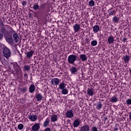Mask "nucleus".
<instances>
[{"instance_id":"obj_1","label":"nucleus","mask_w":131,"mask_h":131,"mask_svg":"<svg viewBox=\"0 0 131 131\" xmlns=\"http://www.w3.org/2000/svg\"><path fill=\"white\" fill-rule=\"evenodd\" d=\"M13 68L16 71V74H17V76L18 77H22L23 75L22 73V70H21V68L18 65V63L17 62L14 63Z\"/></svg>"},{"instance_id":"obj_2","label":"nucleus","mask_w":131,"mask_h":131,"mask_svg":"<svg viewBox=\"0 0 131 131\" xmlns=\"http://www.w3.org/2000/svg\"><path fill=\"white\" fill-rule=\"evenodd\" d=\"M3 55L7 59L11 57V50H10V49L5 47L3 49Z\"/></svg>"},{"instance_id":"obj_3","label":"nucleus","mask_w":131,"mask_h":131,"mask_svg":"<svg viewBox=\"0 0 131 131\" xmlns=\"http://www.w3.org/2000/svg\"><path fill=\"white\" fill-rule=\"evenodd\" d=\"M68 61L70 64L74 65V62L76 61V56L74 55H71L68 57Z\"/></svg>"},{"instance_id":"obj_4","label":"nucleus","mask_w":131,"mask_h":131,"mask_svg":"<svg viewBox=\"0 0 131 131\" xmlns=\"http://www.w3.org/2000/svg\"><path fill=\"white\" fill-rule=\"evenodd\" d=\"M5 37L8 43H10V45L13 44V38L12 37V35L6 33L5 34Z\"/></svg>"},{"instance_id":"obj_5","label":"nucleus","mask_w":131,"mask_h":131,"mask_svg":"<svg viewBox=\"0 0 131 131\" xmlns=\"http://www.w3.org/2000/svg\"><path fill=\"white\" fill-rule=\"evenodd\" d=\"M46 6H47V3H43V4L41 5L40 8L43 10L41 12V15L43 16H48V11L46 9Z\"/></svg>"},{"instance_id":"obj_6","label":"nucleus","mask_w":131,"mask_h":131,"mask_svg":"<svg viewBox=\"0 0 131 131\" xmlns=\"http://www.w3.org/2000/svg\"><path fill=\"white\" fill-rule=\"evenodd\" d=\"M74 116V114H73V111L72 110L68 111L66 113V116L67 117V118H72Z\"/></svg>"},{"instance_id":"obj_7","label":"nucleus","mask_w":131,"mask_h":131,"mask_svg":"<svg viewBox=\"0 0 131 131\" xmlns=\"http://www.w3.org/2000/svg\"><path fill=\"white\" fill-rule=\"evenodd\" d=\"M73 27L75 31V33H76V32H78V31H80V25H79L78 24H76L73 26Z\"/></svg>"},{"instance_id":"obj_8","label":"nucleus","mask_w":131,"mask_h":131,"mask_svg":"<svg viewBox=\"0 0 131 131\" xmlns=\"http://www.w3.org/2000/svg\"><path fill=\"white\" fill-rule=\"evenodd\" d=\"M35 98L37 99V101L38 102L39 101H41L42 100V95L41 93H39L37 92L35 94Z\"/></svg>"},{"instance_id":"obj_9","label":"nucleus","mask_w":131,"mask_h":131,"mask_svg":"<svg viewBox=\"0 0 131 131\" xmlns=\"http://www.w3.org/2000/svg\"><path fill=\"white\" fill-rule=\"evenodd\" d=\"M60 82V80L58 78H53L51 80V83L53 85H58Z\"/></svg>"},{"instance_id":"obj_10","label":"nucleus","mask_w":131,"mask_h":131,"mask_svg":"<svg viewBox=\"0 0 131 131\" xmlns=\"http://www.w3.org/2000/svg\"><path fill=\"white\" fill-rule=\"evenodd\" d=\"M118 97H116V96H114L110 99V102L111 103H116V102H118Z\"/></svg>"},{"instance_id":"obj_11","label":"nucleus","mask_w":131,"mask_h":131,"mask_svg":"<svg viewBox=\"0 0 131 131\" xmlns=\"http://www.w3.org/2000/svg\"><path fill=\"white\" fill-rule=\"evenodd\" d=\"M29 119L31 121H35L37 119V116L36 115H30L29 116Z\"/></svg>"},{"instance_id":"obj_12","label":"nucleus","mask_w":131,"mask_h":131,"mask_svg":"<svg viewBox=\"0 0 131 131\" xmlns=\"http://www.w3.org/2000/svg\"><path fill=\"white\" fill-rule=\"evenodd\" d=\"M27 58H29L30 59L31 57L33 56V54H34V52L33 51H30L29 52H27L26 53Z\"/></svg>"},{"instance_id":"obj_13","label":"nucleus","mask_w":131,"mask_h":131,"mask_svg":"<svg viewBox=\"0 0 131 131\" xmlns=\"http://www.w3.org/2000/svg\"><path fill=\"white\" fill-rule=\"evenodd\" d=\"M6 29H7V31H8L9 34H10V33H15V31H14V30H13L12 27H11L10 26H6Z\"/></svg>"},{"instance_id":"obj_14","label":"nucleus","mask_w":131,"mask_h":131,"mask_svg":"<svg viewBox=\"0 0 131 131\" xmlns=\"http://www.w3.org/2000/svg\"><path fill=\"white\" fill-rule=\"evenodd\" d=\"M14 41L17 43L20 40V37L17 33H14L13 35Z\"/></svg>"},{"instance_id":"obj_15","label":"nucleus","mask_w":131,"mask_h":131,"mask_svg":"<svg viewBox=\"0 0 131 131\" xmlns=\"http://www.w3.org/2000/svg\"><path fill=\"white\" fill-rule=\"evenodd\" d=\"M80 131H90V126L84 125L81 127Z\"/></svg>"},{"instance_id":"obj_16","label":"nucleus","mask_w":131,"mask_h":131,"mask_svg":"<svg viewBox=\"0 0 131 131\" xmlns=\"http://www.w3.org/2000/svg\"><path fill=\"white\" fill-rule=\"evenodd\" d=\"M80 124V122H79V119H76L74 120L73 123L74 127H78L79 125Z\"/></svg>"},{"instance_id":"obj_17","label":"nucleus","mask_w":131,"mask_h":131,"mask_svg":"<svg viewBox=\"0 0 131 131\" xmlns=\"http://www.w3.org/2000/svg\"><path fill=\"white\" fill-rule=\"evenodd\" d=\"M29 92L32 94V93H34L35 92V86L34 84H31L29 88Z\"/></svg>"},{"instance_id":"obj_18","label":"nucleus","mask_w":131,"mask_h":131,"mask_svg":"<svg viewBox=\"0 0 131 131\" xmlns=\"http://www.w3.org/2000/svg\"><path fill=\"white\" fill-rule=\"evenodd\" d=\"M79 58L81 59V61H82V62L88 60V57H86V55H85V54L80 55Z\"/></svg>"},{"instance_id":"obj_19","label":"nucleus","mask_w":131,"mask_h":131,"mask_svg":"<svg viewBox=\"0 0 131 131\" xmlns=\"http://www.w3.org/2000/svg\"><path fill=\"white\" fill-rule=\"evenodd\" d=\"M87 94L89 96H94V89L88 88L87 90Z\"/></svg>"},{"instance_id":"obj_20","label":"nucleus","mask_w":131,"mask_h":131,"mask_svg":"<svg viewBox=\"0 0 131 131\" xmlns=\"http://www.w3.org/2000/svg\"><path fill=\"white\" fill-rule=\"evenodd\" d=\"M7 29L4 27H2L1 29H0V31H1L2 32V33H3L5 35V36H6V34L7 33V34H9V31H7L6 30Z\"/></svg>"},{"instance_id":"obj_21","label":"nucleus","mask_w":131,"mask_h":131,"mask_svg":"<svg viewBox=\"0 0 131 131\" xmlns=\"http://www.w3.org/2000/svg\"><path fill=\"white\" fill-rule=\"evenodd\" d=\"M40 127V126H39V124H34L32 126V130L37 131V130H38V129H39Z\"/></svg>"},{"instance_id":"obj_22","label":"nucleus","mask_w":131,"mask_h":131,"mask_svg":"<svg viewBox=\"0 0 131 131\" xmlns=\"http://www.w3.org/2000/svg\"><path fill=\"white\" fill-rule=\"evenodd\" d=\"M93 31L95 33H97L100 31V27L98 25H95L93 27Z\"/></svg>"},{"instance_id":"obj_23","label":"nucleus","mask_w":131,"mask_h":131,"mask_svg":"<svg viewBox=\"0 0 131 131\" xmlns=\"http://www.w3.org/2000/svg\"><path fill=\"white\" fill-rule=\"evenodd\" d=\"M123 59L124 61V63H128L130 60V57H129L128 55L123 56Z\"/></svg>"},{"instance_id":"obj_24","label":"nucleus","mask_w":131,"mask_h":131,"mask_svg":"<svg viewBox=\"0 0 131 131\" xmlns=\"http://www.w3.org/2000/svg\"><path fill=\"white\" fill-rule=\"evenodd\" d=\"M119 17L115 15L113 17V22H114V23H119Z\"/></svg>"},{"instance_id":"obj_25","label":"nucleus","mask_w":131,"mask_h":131,"mask_svg":"<svg viewBox=\"0 0 131 131\" xmlns=\"http://www.w3.org/2000/svg\"><path fill=\"white\" fill-rule=\"evenodd\" d=\"M65 88H66V84L63 81L59 85V89H60V90H63L65 89Z\"/></svg>"},{"instance_id":"obj_26","label":"nucleus","mask_w":131,"mask_h":131,"mask_svg":"<svg viewBox=\"0 0 131 131\" xmlns=\"http://www.w3.org/2000/svg\"><path fill=\"white\" fill-rule=\"evenodd\" d=\"M70 71H71L72 74H74L75 73H76V72H77L78 71V70H77V69H76V68L73 67L70 69Z\"/></svg>"},{"instance_id":"obj_27","label":"nucleus","mask_w":131,"mask_h":131,"mask_svg":"<svg viewBox=\"0 0 131 131\" xmlns=\"http://www.w3.org/2000/svg\"><path fill=\"white\" fill-rule=\"evenodd\" d=\"M107 41L109 43V45H111V43H113L114 42V38L113 37H110L107 39Z\"/></svg>"},{"instance_id":"obj_28","label":"nucleus","mask_w":131,"mask_h":131,"mask_svg":"<svg viewBox=\"0 0 131 131\" xmlns=\"http://www.w3.org/2000/svg\"><path fill=\"white\" fill-rule=\"evenodd\" d=\"M57 118L58 116L56 115H54L51 118V121H52L53 122H55V121H57V120H58Z\"/></svg>"},{"instance_id":"obj_29","label":"nucleus","mask_w":131,"mask_h":131,"mask_svg":"<svg viewBox=\"0 0 131 131\" xmlns=\"http://www.w3.org/2000/svg\"><path fill=\"white\" fill-rule=\"evenodd\" d=\"M33 9L34 11H36L38 9H39V5H38V3H35L33 5Z\"/></svg>"},{"instance_id":"obj_30","label":"nucleus","mask_w":131,"mask_h":131,"mask_svg":"<svg viewBox=\"0 0 131 131\" xmlns=\"http://www.w3.org/2000/svg\"><path fill=\"white\" fill-rule=\"evenodd\" d=\"M49 123H50V120H49V119H47L43 123L44 127H47V126L49 125Z\"/></svg>"},{"instance_id":"obj_31","label":"nucleus","mask_w":131,"mask_h":131,"mask_svg":"<svg viewBox=\"0 0 131 131\" xmlns=\"http://www.w3.org/2000/svg\"><path fill=\"white\" fill-rule=\"evenodd\" d=\"M102 103H101V101H99L96 105V108L98 110H100V109H102Z\"/></svg>"},{"instance_id":"obj_32","label":"nucleus","mask_w":131,"mask_h":131,"mask_svg":"<svg viewBox=\"0 0 131 131\" xmlns=\"http://www.w3.org/2000/svg\"><path fill=\"white\" fill-rule=\"evenodd\" d=\"M61 93L63 95H67V94H68V90L65 88H63V89H62Z\"/></svg>"},{"instance_id":"obj_33","label":"nucleus","mask_w":131,"mask_h":131,"mask_svg":"<svg viewBox=\"0 0 131 131\" xmlns=\"http://www.w3.org/2000/svg\"><path fill=\"white\" fill-rule=\"evenodd\" d=\"M24 70H25L26 71H29V70H30V66H29V65L24 66Z\"/></svg>"},{"instance_id":"obj_34","label":"nucleus","mask_w":131,"mask_h":131,"mask_svg":"<svg viewBox=\"0 0 131 131\" xmlns=\"http://www.w3.org/2000/svg\"><path fill=\"white\" fill-rule=\"evenodd\" d=\"M20 91L23 93H26V92H27V87L25 86V87H23V88H20Z\"/></svg>"},{"instance_id":"obj_35","label":"nucleus","mask_w":131,"mask_h":131,"mask_svg":"<svg viewBox=\"0 0 131 131\" xmlns=\"http://www.w3.org/2000/svg\"><path fill=\"white\" fill-rule=\"evenodd\" d=\"M90 7H94L95 6V2L93 0H91L89 2Z\"/></svg>"},{"instance_id":"obj_36","label":"nucleus","mask_w":131,"mask_h":131,"mask_svg":"<svg viewBox=\"0 0 131 131\" xmlns=\"http://www.w3.org/2000/svg\"><path fill=\"white\" fill-rule=\"evenodd\" d=\"M114 14H115V10H112L108 12L109 16H114Z\"/></svg>"},{"instance_id":"obj_37","label":"nucleus","mask_w":131,"mask_h":131,"mask_svg":"<svg viewBox=\"0 0 131 131\" xmlns=\"http://www.w3.org/2000/svg\"><path fill=\"white\" fill-rule=\"evenodd\" d=\"M91 45L93 47H95V46H97V45H98V42L96 40H93L91 42Z\"/></svg>"},{"instance_id":"obj_38","label":"nucleus","mask_w":131,"mask_h":131,"mask_svg":"<svg viewBox=\"0 0 131 131\" xmlns=\"http://www.w3.org/2000/svg\"><path fill=\"white\" fill-rule=\"evenodd\" d=\"M18 129H23V127H24V125H23V124H19L18 126H17Z\"/></svg>"},{"instance_id":"obj_39","label":"nucleus","mask_w":131,"mask_h":131,"mask_svg":"<svg viewBox=\"0 0 131 131\" xmlns=\"http://www.w3.org/2000/svg\"><path fill=\"white\" fill-rule=\"evenodd\" d=\"M127 105H131V99H128L126 100Z\"/></svg>"},{"instance_id":"obj_40","label":"nucleus","mask_w":131,"mask_h":131,"mask_svg":"<svg viewBox=\"0 0 131 131\" xmlns=\"http://www.w3.org/2000/svg\"><path fill=\"white\" fill-rule=\"evenodd\" d=\"M92 129L93 131H98V128L95 126L92 127Z\"/></svg>"},{"instance_id":"obj_41","label":"nucleus","mask_w":131,"mask_h":131,"mask_svg":"<svg viewBox=\"0 0 131 131\" xmlns=\"http://www.w3.org/2000/svg\"><path fill=\"white\" fill-rule=\"evenodd\" d=\"M27 4V2H26V1H23L22 2V5L23 7H25Z\"/></svg>"},{"instance_id":"obj_42","label":"nucleus","mask_w":131,"mask_h":131,"mask_svg":"<svg viewBox=\"0 0 131 131\" xmlns=\"http://www.w3.org/2000/svg\"><path fill=\"white\" fill-rule=\"evenodd\" d=\"M45 131H51V128L47 127L45 129Z\"/></svg>"},{"instance_id":"obj_43","label":"nucleus","mask_w":131,"mask_h":131,"mask_svg":"<svg viewBox=\"0 0 131 131\" xmlns=\"http://www.w3.org/2000/svg\"><path fill=\"white\" fill-rule=\"evenodd\" d=\"M0 39H3V35L0 34Z\"/></svg>"},{"instance_id":"obj_44","label":"nucleus","mask_w":131,"mask_h":131,"mask_svg":"<svg viewBox=\"0 0 131 131\" xmlns=\"http://www.w3.org/2000/svg\"><path fill=\"white\" fill-rule=\"evenodd\" d=\"M28 75L27 73H26V74H24V77H27Z\"/></svg>"},{"instance_id":"obj_45","label":"nucleus","mask_w":131,"mask_h":131,"mask_svg":"<svg viewBox=\"0 0 131 131\" xmlns=\"http://www.w3.org/2000/svg\"><path fill=\"white\" fill-rule=\"evenodd\" d=\"M114 130H116V131H117V130H118V128H114Z\"/></svg>"},{"instance_id":"obj_46","label":"nucleus","mask_w":131,"mask_h":131,"mask_svg":"<svg viewBox=\"0 0 131 131\" xmlns=\"http://www.w3.org/2000/svg\"><path fill=\"white\" fill-rule=\"evenodd\" d=\"M129 119H130V120H131V112L130 113H129Z\"/></svg>"},{"instance_id":"obj_47","label":"nucleus","mask_w":131,"mask_h":131,"mask_svg":"<svg viewBox=\"0 0 131 131\" xmlns=\"http://www.w3.org/2000/svg\"><path fill=\"white\" fill-rule=\"evenodd\" d=\"M19 55H20V58H22V54H19Z\"/></svg>"}]
</instances>
